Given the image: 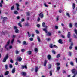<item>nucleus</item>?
Here are the masks:
<instances>
[{"mask_svg": "<svg viewBox=\"0 0 77 77\" xmlns=\"http://www.w3.org/2000/svg\"><path fill=\"white\" fill-rule=\"evenodd\" d=\"M10 41L9 40L7 42V44L5 45L4 47L5 49L7 50H8L9 49V44H10Z\"/></svg>", "mask_w": 77, "mask_h": 77, "instance_id": "f257e3e1", "label": "nucleus"}, {"mask_svg": "<svg viewBox=\"0 0 77 77\" xmlns=\"http://www.w3.org/2000/svg\"><path fill=\"white\" fill-rule=\"evenodd\" d=\"M8 57H9V54H7L3 59V62H6V60L8 59Z\"/></svg>", "mask_w": 77, "mask_h": 77, "instance_id": "f03ea898", "label": "nucleus"}, {"mask_svg": "<svg viewBox=\"0 0 77 77\" xmlns=\"http://www.w3.org/2000/svg\"><path fill=\"white\" fill-rule=\"evenodd\" d=\"M1 19H3V23H5L6 22V21H7V20H8V18L6 17H3V16H1Z\"/></svg>", "mask_w": 77, "mask_h": 77, "instance_id": "7ed1b4c3", "label": "nucleus"}, {"mask_svg": "<svg viewBox=\"0 0 77 77\" xmlns=\"http://www.w3.org/2000/svg\"><path fill=\"white\" fill-rule=\"evenodd\" d=\"M39 70V68L38 66H35V72H37Z\"/></svg>", "mask_w": 77, "mask_h": 77, "instance_id": "20e7f679", "label": "nucleus"}, {"mask_svg": "<svg viewBox=\"0 0 77 77\" xmlns=\"http://www.w3.org/2000/svg\"><path fill=\"white\" fill-rule=\"evenodd\" d=\"M39 15L40 18H43V17H44V15H43L42 12H41L40 14H39Z\"/></svg>", "mask_w": 77, "mask_h": 77, "instance_id": "39448f33", "label": "nucleus"}, {"mask_svg": "<svg viewBox=\"0 0 77 77\" xmlns=\"http://www.w3.org/2000/svg\"><path fill=\"white\" fill-rule=\"evenodd\" d=\"M15 72V68L14 67L13 69H12L11 71V72L12 74H14Z\"/></svg>", "mask_w": 77, "mask_h": 77, "instance_id": "423d86ee", "label": "nucleus"}, {"mask_svg": "<svg viewBox=\"0 0 77 77\" xmlns=\"http://www.w3.org/2000/svg\"><path fill=\"white\" fill-rule=\"evenodd\" d=\"M15 5L17 6V10H19L20 9V8H18V7L20 6V5H19V4H18V3H16L15 4Z\"/></svg>", "mask_w": 77, "mask_h": 77, "instance_id": "0eeeda50", "label": "nucleus"}, {"mask_svg": "<svg viewBox=\"0 0 77 77\" xmlns=\"http://www.w3.org/2000/svg\"><path fill=\"white\" fill-rule=\"evenodd\" d=\"M21 74L23 76H26L27 74L26 72H23L21 73Z\"/></svg>", "mask_w": 77, "mask_h": 77, "instance_id": "6e6552de", "label": "nucleus"}, {"mask_svg": "<svg viewBox=\"0 0 77 77\" xmlns=\"http://www.w3.org/2000/svg\"><path fill=\"white\" fill-rule=\"evenodd\" d=\"M45 27L46 28H44L43 29V31H44L46 33H47V26H46Z\"/></svg>", "mask_w": 77, "mask_h": 77, "instance_id": "1a4fd4ad", "label": "nucleus"}, {"mask_svg": "<svg viewBox=\"0 0 77 77\" xmlns=\"http://www.w3.org/2000/svg\"><path fill=\"white\" fill-rule=\"evenodd\" d=\"M27 53L28 55H31V54H32V51H28L27 52Z\"/></svg>", "mask_w": 77, "mask_h": 77, "instance_id": "9d476101", "label": "nucleus"}, {"mask_svg": "<svg viewBox=\"0 0 77 77\" xmlns=\"http://www.w3.org/2000/svg\"><path fill=\"white\" fill-rule=\"evenodd\" d=\"M58 42L59 43L61 44H63V42H62V40L61 39H59Z\"/></svg>", "mask_w": 77, "mask_h": 77, "instance_id": "9b49d317", "label": "nucleus"}, {"mask_svg": "<svg viewBox=\"0 0 77 77\" xmlns=\"http://www.w3.org/2000/svg\"><path fill=\"white\" fill-rule=\"evenodd\" d=\"M46 35L48 36H50L51 35V33L50 32H48Z\"/></svg>", "mask_w": 77, "mask_h": 77, "instance_id": "f8f14e48", "label": "nucleus"}, {"mask_svg": "<svg viewBox=\"0 0 77 77\" xmlns=\"http://www.w3.org/2000/svg\"><path fill=\"white\" fill-rule=\"evenodd\" d=\"M24 68H25L26 69H27V68L26 65L22 66V69H24Z\"/></svg>", "mask_w": 77, "mask_h": 77, "instance_id": "ddd939ff", "label": "nucleus"}, {"mask_svg": "<svg viewBox=\"0 0 77 77\" xmlns=\"http://www.w3.org/2000/svg\"><path fill=\"white\" fill-rule=\"evenodd\" d=\"M71 36V33L70 32H68L67 34V37L68 38H69Z\"/></svg>", "mask_w": 77, "mask_h": 77, "instance_id": "4468645a", "label": "nucleus"}, {"mask_svg": "<svg viewBox=\"0 0 77 77\" xmlns=\"http://www.w3.org/2000/svg\"><path fill=\"white\" fill-rule=\"evenodd\" d=\"M47 57L48 60H50L51 59V56L50 55H48L47 56Z\"/></svg>", "mask_w": 77, "mask_h": 77, "instance_id": "2eb2a0df", "label": "nucleus"}, {"mask_svg": "<svg viewBox=\"0 0 77 77\" xmlns=\"http://www.w3.org/2000/svg\"><path fill=\"white\" fill-rule=\"evenodd\" d=\"M72 72L73 74H75V69H73L72 70Z\"/></svg>", "mask_w": 77, "mask_h": 77, "instance_id": "dca6fc26", "label": "nucleus"}, {"mask_svg": "<svg viewBox=\"0 0 77 77\" xmlns=\"http://www.w3.org/2000/svg\"><path fill=\"white\" fill-rule=\"evenodd\" d=\"M17 60L19 62H21L22 60V58L21 57H19L17 59Z\"/></svg>", "mask_w": 77, "mask_h": 77, "instance_id": "f3484780", "label": "nucleus"}, {"mask_svg": "<svg viewBox=\"0 0 77 77\" xmlns=\"http://www.w3.org/2000/svg\"><path fill=\"white\" fill-rule=\"evenodd\" d=\"M9 72L8 71H6L5 73V75H7L9 74Z\"/></svg>", "mask_w": 77, "mask_h": 77, "instance_id": "a211bd4d", "label": "nucleus"}, {"mask_svg": "<svg viewBox=\"0 0 77 77\" xmlns=\"http://www.w3.org/2000/svg\"><path fill=\"white\" fill-rule=\"evenodd\" d=\"M14 13L16 15H18V12L17 11H14Z\"/></svg>", "mask_w": 77, "mask_h": 77, "instance_id": "6ab92c4d", "label": "nucleus"}, {"mask_svg": "<svg viewBox=\"0 0 77 77\" xmlns=\"http://www.w3.org/2000/svg\"><path fill=\"white\" fill-rule=\"evenodd\" d=\"M42 27H45V22H43L42 23Z\"/></svg>", "mask_w": 77, "mask_h": 77, "instance_id": "aec40b11", "label": "nucleus"}, {"mask_svg": "<svg viewBox=\"0 0 77 77\" xmlns=\"http://www.w3.org/2000/svg\"><path fill=\"white\" fill-rule=\"evenodd\" d=\"M47 60H45V62L44 63V66H46V65L47 63Z\"/></svg>", "mask_w": 77, "mask_h": 77, "instance_id": "412c9836", "label": "nucleus"}, {"mask_svg": "<svg viewBox=\"0 0 77 77\" xmlns=\"http://www.w3.org/2000/svg\"><path fill=\"white\" fill-rule=\"evenodd\" d=\"M37 39L38 41L39 42H40V41H41V39H40V38L39 36H37Z\"/></svg>", "mask_w": 77, "mask_h": 77, "instance_id": "4be33fe9", "label": "nucleus"}, {"mask_svg": "<svg viewBox=\"0 0 77 77\" xmlns=\"http://www.w3.org/2000/svg\"><path fill=\"white\" fill-rule=\"evenodd\" d=\"M15 32L16 33H19V30H18V29L15 30Z\"/></svg>", "mask_w": 77, "mask_h": 77, "instance_id": "5701e85b", "label": "nucleus"}, {"mask_svg": "<svg viewBox=\"0 0 77 77\" xmlns=\"http://www.w3.org/2000/svg\"><path fill=\"white\" fill-rule=\"evenodd\" d=\"M34 51L35 52H36V53H37L38 51V48H35L34 49Z\"/></svg>", "mask_w": 77, "mask_h": 77, "instance_id": "b1692460", "label": "nucleus"}, {"mask_svg": "<svg viewBox=\"0 0 77 77\" xmlns=\"http://www.w3.org/2000/svg\"><path fill=\"white\" fill-rule=\"evenodd\" d=\"M75 5L74 3H73L72 5V7L73 8V9H74V8H75Z\"/></svg>", "mask_w": 77, "mask_h": 77, "instance_id": "393cba45", "label": "nucleus"}, {"mask_svg": "<svg viewBox=\"0 0 77 77\" xmlns=\"http://www.w3.org/2000/svg\"><path fill=\"white\" fill-rule=\"evenodd\" d=\"M60 57V54H58L57 55L56 57L57 58H59Z\"/></svg>", "mask_w": 77, "mask_h": 77, "instance_id": "a878e982", "label": "nucleus"}, {"mask_svg": "<svg viewBox=\"0 0 77 77\" xmlns=\"http://www.w3.org/2000/svg\"><path fill=\"white\" fill-rule=\"evenodd\" d=\"M72 24L70 23L69 24V27H70V28H72Z\"/></svg>", "mask_w": 77, "mask_h": 77, "instance_id": "bb28decb", "label": "nucleus"}, {"mask_svg": "<svg viewBox=\"0 0 77 77\" xmlns=\"http://www.w3.org/2000/svg\"><path fill=\"white\" fill-rule=\"evenodd\" d=\"M60 69V67L59 66L57 67V71H59Z\"/></svg>", "mask_w": 77, "mask_h": 77, "instance_id": "cd10ccee", "label": "nucleus"}, {"mask_svg": "<svg viewBox=\"0 0 77 77\" xmlns=\"http://www.w3.org/2000/svg\"><path fill=\"white\" fill-rule=\"evenodd\" d=\"M66 15H67V16H68L69 18L70 17V15H69V14L68 13H66Z\"/></svg>", "mask_w": 77, "mask_h": 77, "instance_id": "c85d7f7f", "label": "nucleus"}, {"mask_svg": "<svg viewBox=\"0 0 77 77\" xmlns=\"http://www.w3.org/2000/svg\"><path fill=\"white\" fill-rule=\"evenodd\" d=\"M50 47L51 48H52L53 47L52 44H51L50 45Z\"/></svg>", "mask_w": 77, "mask_h": 77, "instance_id": "c756f323", "label": "nucleus"}, {"mask_svg": "<svg viewBox=\"0 0 77 77\" xmlns=\"http://www.w3.org/2000/svg\"><path fill=\"white\" fill-rule=\"evenodd\" d=\"M51 64H49L48 67V69H50V68H51Z\"/></svg>", "mask_w": 77, "mask_h": 77, "instance_id": "7c9ffc66", "label": "nucleus"}, {"mask_svg": "<svg viewBox=\"0 0 77 77\" xmlns=\"http://www.w3.org/2000/svg\"><path fill=\"white\" fill-rule=\"evenodd\" d=\"M21 51L22 52V53H24L25 51V49H22L21 50Z\"/></svg>", "mask_w": 77, "mask_h": 77, "instance_id": "2f4dec72", "label": "nucleus"}, {"mask_svg": "<svg viewBox=\"0 0 77 77\" xmlns=\"http://www.w3.org/2000/svg\"><path fill=\"white\" fill-rule=\"evenodd\" d=\"M52 52L53 54H56V52H55L54 50H52Z\"/></svg>", "mask_w": 77, "mask_h": 77, "instance_id": "473e14b6", "label": "nucleus"}, {"mask_svg": "<svg viewBox=\"0 0 77 77\" xmlns=\"http://www.w3.org/2000/svg\"><path fill=\"white\" fill-rule=\"evenodd\" d=\"M15 52H16V54H19V51H18L17 50Z\"/></svg>", "mask_w": 77, "mask_h": 77, "instance_id": "72a5a7b5", "label": "nucleus"}, {"mask_svg": "<svg viewBox=\"0 0 77 77\" xmlns=\"http://www.w3.org/2000/svg\"><path fill=\"white\" fill-rule=\"evenodd\" d=\"M35 32L37 34H39V31H38V30H36L35 31Z\"/></svg>", "mask_w": 77, "mask_h": 77, "instance_id": "f704fd0d", "label": "nucleus"}, {"mask_svg": "<svg viewBox=\"0 0 77 77\" xmlns=\"http://www.w3.org/2000/svg\"><path fill=\"white\" fill-rule=\"evenodd\" d=\"M9 67L10 68H12L13 67L12 65V64H10L9 66Z\"/></svg>", "mask_w": 77, "mask_h": 77, "instance_id": "c9c22d12", "label": "nucleus"}, {"mask_svg": "<svg viewBox=\"0 0 77 77\" xmlns=\"http://www.w3.org/2000/svg\"><path fill=\"white\" fill-rule=\"evenodd\" d=\"M28 34V35L29 37H30L31 36V34H30L29 32H27Z\"/></svg>", "mask_w": 77, "mask_h": 77, "instance_id": "e433bc0d", "label": "nucleus"}, {"mask_svg": "<svg viewBox=\"0 0 77 77\" xmlns=\"http://www.w3.org/2000/svg\"><path fill=\"white\" fill-rule=\"evenodd\" d=\"M59 16H57V17H56V21H58V20H59Z\"/></svg>", "mask_w": 77, "mask_h": 77, "instance_id": "4c0bfd02", "label": "nucleus"}, {"mask_svg": "<svg viewBox=\"0 0 77 77\" xmlns=\"http://www.w3.org/2000/svg\"><path fill=\"white\" fill-rule=\"evenodd\" d=\"M70 65H72V66H74V63L72 62H70Z\"/></svg>", "mask_w": 77, "mask_h": 77, "instance_id": "58836bf2", "label": "nucleus"}, {"mask_svg": "<svg viewBox=\"0 0 77 77\" xmlns=\"http://www.w3.org/2000/svg\"><path fill=\"white\" fill-rule=\"evenodd\" d=\"M14 5L11 8V10H13L14 8Z\"/></svg>", "mask_w": 77, "mask_h": 77, "instance_id": "ea45409f", "label": "nucleus"}, {"mask_svg": "<svg viewBox=\"0 0 77 77\" xmlns=\"http://www.w3.org/2000/svg\"><path fill=\"white\" fill-rule=\"evenodd\" d=\"M72 46L71 45V46H70V47H69V49L70 50H71V49H72Z\"/></svg>", "mask_w": 77, "mask_h": 77, "instance_id": "a19ab883", "label": "nucleus"}, {"mask_svg": "<svg viewBox=\"0 0 77 77\" xmlns=\"http://www.w3.org/2000/svg\"><path fill=\"white\" fill-rule=\"evenodd\" d=\"M14 39H12L11 41V44H13V42H14Z\"/></svg>", "mask_w": 77, "mask_h": 77, "instance_id": "79ce46f5", "label": "nucleus"}, {"mask_svg": "<svg viewBox=\"0 0 77 77\" xmlns=\"http://www.w3.org/2000/svg\"><path fill=\"white\" fill-rule=\"evenodd\" d=\"M23 45H27V44H26V41H24L23 42Z\"/></svg>", "mask_w": 77, "mask_h": 77, "instance_id": "37998d69", "label": "nucleus"}, {"mask_svg": "<svg viewBox=\"0 0 77 77\" xmlns=\"http://www.w3.org/2000/svg\"><path fill=\"white\" fill-rule=\"evenodd\" d=\"M46 40L47 41H49L51 40V39H50V38H47Z\"/></svg>", "mask_w": 77, "mask_h": 77, "instance_id": "c03bdc74", "label": "nucleus"}, {"mask_svg": "<svg viewBox=\"0 0 77 77\" xmlns=\"http://www.w3.org/2000/svg\"><path fill=\"white\" fill-rule=\"evenodd\" d=\"M29 40L30 41H32L33 40V38H29Z\"/></svg>", "mask_w": 77, "mask_h": 77, "instance_id": "a18cd8bd", "label": "nucleus"}, {"mask_svg": "<svg viewBox=\"0 0 77 77\" xmlns=\"http://www.w3.org/2000/svg\"><path fill=\"white\" fill-rule=\"evenodd\" d=\"M69 55L70 56H71V54L72 53L71 52H69Z\"/></svg>", "mask_w": 77, "mask_h": 77, "instance_id": "49530a36", "label": "nucleus"}, {"mask_svg": "<svg viewBox=\"0 0 77 77\" xmlns=\"http://www.w3.org/2000/svg\"><path fill=\"white\" fill-rule=\"evenodd\" d=\"M9 48L11 49L12 48V45H10L9 46Z\"/></svg>", "mask_w": 77, "mask_h": 77, "instance_id": "de8ad7c7", "label": "nucleus"}, {"mask_svg": "<svg viewBox=\"0 0 77 77\" xmlns=\"http://www.w3.org/2000/svg\"><path fill=\"white\" fill-rule=\"evenodd\" d=\"M56 65H57V66H59V65H60V63H56Z\"/></svg>", "mask_w": 77, "mask_h": 77, "instance_id": "09e8293b", "label": "nucleus"}, {"mask_svg": "<svg viewBox=\"0 0 77 77\" xmlns=\"http://www.w3.org/2000/svg\"><path fill=\"white\" fill-rule=\"evenodd\" d=\"M44 5L45 6V7H48V6L47 5H46V4H45V3L44 4Z\"/></svg>", "mask_w": 77, "mask_h": 77, "instance_id": "8fccbe9b", "label": "nucleus"}, {"mask_svg": "<svg viewBox=\"0 0 77 77\" xmlns=\"http://www.w3.org/2000/svg\"><path fill=\"white\" fill-rule=\"evenodd\" d=\"M5 68L6 69H8V65H5Z\"/></svg>", "mask_w": 77, "mask_h": 77, "instance_id": "3c124183", "label": "nucleus"}, {"mask_svg": "<svg viewBox=\"0 0 77 77\" xmlns=\"http://www.w3.org/2000/svg\"><path fill=\"white\" fill-rule=\"evenodd\" d=\"M74 32H75V33H76V35H77V30H76V29L75 30Z\"/></svg>", "mask_w": 77, "mask_h": 77, "instance_id": "603ef678", "label": "nucleus"}, {"mask_svg": "<svg viewBox=\"0 0 77 77\" xmlns=\"http://www.w3.org/2000/svg\"><path fill=\"white\" fill-rule=\"evenodd\" d=\"M14 29L15 30H17V27L16 26H14Z\"/></svg>", "mask_w": 77, "mask_h": 77, "instance_id": "864d4df0", "label": "nucleus"}, {"mask_svg": "<svg viewBox=\"0 0 77 77\" xmlns=\"http://www.w3.org/2000/svg\"><path fill=\"white\" fill-rule=\"evenodd\" d=\"M50 76H51V75H52V72H51V71L50 72Z\"/></svg>", "mask_w": 77, "mask_h": 77, "instance_id": "5fc2aeb1", "label": "nucleus"}, {"mask_svg": "<svg viewBox=\"0 0 77 77\" xmlns=\"http://www.w3.org/2000/svg\"><path fill=\"white\" fill-rule=\"evenodd\" d=\"M39 21H40V18H39V17H38L37 19V21H38V22H39Z\"/></svg>", "mask_w": 77, "mask_h": 77, "instance_id": "6e6d98bb", "label": "nucleus"}, {"mask_svg": "<svg viewBox=\"0 0 77 77\" xmlns=\"http://www.w3.org/2000/svg\"><path fill=\"white\" fill-rule=\"evenodd\" d=\"M72 38H70L69 39V42H71V41H72Z\"/></svg>", "mask_w": 77, "mask_h": 77, "instance_id": "4d7b16f0", "label": "nucleus"}, {"mask_svg": "<svg viewBox=\"0 0 77 77\" xmlns=\"http://www.w3.org/2000/svg\"><path fill=\"white\" fill-rule=\"evenodd\" d=\"M74 36L75 38H76V39H77V37L76 36V35H75V34L74 35Z\"/></svg>", "mask_w": 77, "mask_h": 77, "instance_id": "13d9d810", "label": "nucleus"}, {"mask_svg": "<svg viewBox=\"0 0 77 77\" xmlns=\"http://www.w3.org/2000/svg\"><path fill=\"white\" fill-rule=\"evenodd\" d=\"M37 27H40V25L39 24H38L37 25Z\"/></svg>", "mask_w": 77, "mask_h": 77, "instance_id": "bf43d9fd", "label": "nucleus"}, {"mask_svg": "<svg viewBox=\"0 0 77 77\" xmlns=\"http://www.w3.org/2000/svg\"><path fill=\"white\" fill-rule=\"evenodd\" d=\"M27 14L28 16H29V15H30V13L28 12L27 13Z\"/></svg>", "mask_w": 77, "mask_h": 77, "instance_id": "052dcab7", "label": "nucleus"}, {"mask_svg": "<svg viewBox=\"0 0 77 77\" xmlns=\"http://www.w3.org/2000/svg\"><path fill=\"white\" fill-rule=\"evenodd\" d=\"M10 62H11V63H13L14 61H13V60H12V59H11Z\"/></svg>", "mask_w": 77, "mask_h": 77, "instance_id": "680f3d73", "label": "nucleus"}, {"mask_svg": "<svg viewBox=\"0 0 77 77\" xmlns=\"http://www.w3.org/2000/svg\"><path fill=\"white\" fill-rule=\"evenodd\" d=\"M18 25L19 26H20V27H22V26H21V25L20 23H18Z\"/></svg>", "mask_w": 77, "mask_h": 77, "instance_id": "e2e57ef3", "label": "nucleus"}, {"mask_svg": "<svg viewBox=\"0 0 77 77\" xmlns=\"http://www.w3.org/2000/svg\"><path fill=\"white\" fill-rule=\"evenodd\" d=\"M59 12L60 13H62V11L61 10H60L59 11Z\"/></svg>", "mask_w": 77, "mask_h": 77, "instance_id": "0e129e2a", "label": "nucleus"}, {"mask_svg": "<svg viewBox=\"0 0 77 77\" xmlns=\"http://www.w3.org/2000/svg\"><path fill=\"white\" fill-rule=\"evenodd\" d=\"M16 65H18V62H16L15 63Z\"/></svg>", "mask_w": 77, "mask_h": 77, "instance_id": "69168bd1", "label": "nucleus"}, {"mask_svg": "<svg viewBox=\"0 0 77 77\" xmlns=\"http://www.w3.org/2000/svg\"><path fill=\"white\" fill-rule=\"evenodd\" d=\"M55 29H58V26H55Z\"/></svg>", "mask_w": 77, "mask_h": 77, "instance_id": "338daca9", "label": "nucleus"}, {"mask_svg": "<svg viewBox=\"0 0 77 77\" xmlns=\"http://www.w3.org/2000/svg\"><path fill=\"white\" fill-rule=\"evenodd\" d=\"M75 27H77V23H75Z\"/></svg>", "mask_w": 77, "mask_h": 77, "instance_id": "774afa93", "label": "nucleus"}]
</instances>
